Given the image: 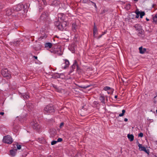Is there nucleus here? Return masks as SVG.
<instances>
[{
    "instance_id": "nucleus-1",
    "label": "nucleus",
    "mask_w": 157,
    "mask_h": 157,
    "mask_svg": "<svg viewBox=\"0 0 157 157\" xmlns=\"http://www.w3.org/2000/svg\"><path fill=\"white\" fill-rule=\"evenodd\" d=\"M55 109L53 106L52 105H47L44 109L45 113H52L54 112Z\"/></svg>"
},
{
    "instance_id": "nucleus-2",
    "label": "nucleus",
    "mask_w": 157,
    "mask_h": 157,
    "mask_svg": "<svg viewBox=\"0 0 157 157\" xmlns=\"http://www.w3.org/2000/svg\"><path fill=\"white\" fill-rule=\"evenodd\" d=\"M1 74L3 76L7 79L10 78L11 77L8 70L6 68H3L2 70Z\"/></svg>"
},
{
    "instance_id": "nucleus-3",
    "label": "nucleus",
    "mask_w": 157,
    "mask_h": 157,
    "mask_svg": "<svg viewBox=\"0 0 157 157\" xmlns=\"http://www.w3.org/2000/svg\"><path fill=\"white\" fill-rule=\"evenodd\" d=\"M3 141L5 143L10 144L12 143L13 140L10 136L7 135L4 137Z\"/></svg>"
},
{
    "instance_id": "nucleus-4",
    "label": "nucleus",
    "mask_w": 157,
    "mask_h": 157,
    "mask_svg": "<svg viewBox=\"0 0 157 157\" xmlns=\"http://www.w3.org/2000/svg\"><path fill=\"white\" fill-rule=\"evenodd\" d=\"M31 124L33 128L34 129L37 130L40 128V126L38 124V122L36 120H35L32 122L31 123Z\"/></svg>"
},
{
    "instance_id": "nucleus-5",
    "label": "nucleus",
    "mask_w": 157,
    "mask_h": 157,
    "mask_svg": "<svg viewBox=\"0 0 157 157\" xmlns=\"http://www.w3.org/2000/svg\"><path fill=\"white\" fill-rule=\"evenodd\" d=\"M67 26V23L65 21H63L57 26L58 29L60 30H63Z\"/></svg>"
},
{
    "instance_id": "nucleus-6",
    "label": "nucleus",
    "mask_w": 157,
    "mask_h": 157,
    "mask_svg": "<svg viewBox=\"0 0 157 157\" xmlns=\"http://www.w3.org/2000/svg\"><path fill=\"white\" fill-rule=\"evenodd\" d=\"M138 146L139 147V149L141 151H144L148 154H149V150H147L146 148L144 147L142 145L139 143Z\"/></svg>"
},
{
    "instance_id": "nucleus-7",
    "label": "nucleus",
    "mask_w": 157,
    "mask_h": 157,
    "mask_svg": "<svg viewBox=\"0 0 157 157\" xmlns=\"http://www.w3.org/2000/svg\"><path fill=\"white\" fill-rule=\"evenodd\" d=\"M48 13H43L40 17V19L43 21H45L48 18Z\"/></svg>"
},
{
    "instance_id": "nucleus-8",
    "label": "nucleus",
    "mask_w": 157,
    "mask_h": 157,
    "mask_svg": "<svg viewBox=\"0 0 157 157\" xmlns=\"http://www.w3.org/2000/svg\"><path fill=\"white\" fill-rule=\"evenodd\" d=\"M23 8L25 9V6H24L23 4H19L17 5V7L16 8V10L17 11H20Z\"/></svg>"
},
{
    "instance_id": "nucleus-9",
    "label": "nucleus",
    "mask_w": 157,
    "mask_h": 157,
    "mask_svg": "<svg viewBox=\"0 0 157 157\" xmlns=\"http://www.w3.org/2000/svg\"><path fill=\"white\" fill-rule=\"evenodd\" d=\"M64 64H65V65L64 66H63L62 67H63L64 69H65L68 67L69 65V61L67 59H65Z\"/></svg>"
},
{
    "instance_id": "nucleus-10",
    "label": "nucleus",
    "mask_w": 157,
    "mask_h": 157,
    "mask_svg": "<svg viewBox=\"0 0 157 157\" xmlns=\"http://www.w3.org/2000/svg\"><path fill=\"white\" fill-rule=\"evenodd\" d=\"M64 15L62 13H59L58 14L59 20H64Z\"/></svg>"
},
{
    "instance_id": "nucleus-11",
    "label": "nucleus",
    "mask_w": 157,
    "mask_h": 157,
    "mask_svg": "<svg viewBox=\"0 0 157 157\" xmlns=\"http://www.w3.org/2000/svg\"><path fill=\"white\" fill-rule=\"evenodd\" d=\"M17 151V150L16 149L10 150V155L12 156H14L16 155Z\"/></svg>"
},
{
    "instance_id": "nucleus-12",
    "label": "nucleus",
    "mask_w": 157,
    "mask_h": 157,
    "mask_svg": "<svg viewBox=\"0 0 157 157\" xmlns=\"http://www.w3.org/2000/svg\"><path fill=\"white\" fill-rule=\"evenodd\" d=\"M127 137L130 141H132L134 140V136L132 134H128Z\"/></svg>"
},
{
    "instance_id": "nucleus-13",
    "label": "nucleus",
    "mask_w": 157,
    "mask_h": 157,
    "mask_svg": "<svg viewBox=\"0 0 157 157\" xmlns=\"http://www.w3.org/2000/svg\"><path fill=\"white\" fill-rule=\"evenodd\" d=\"M52 46V44L50 43H47L45 44V48H51Z\"/></svg>"
},
{
    "instance_id": "nucleus-14",
    "label": "nucleus",
    "mask_w": 157,
    "mask_h": 157,
    "mask_svg": "<svg viewBox=\"0 0 157 157\" xmlns=\"http://www.w3.org/2000/svg\"><path fill=\"white\" fill-rule=\"evenodd\" d=\"M139 50L141 54H143L146 51V49L145 48L143 49L142 47L139 48Z\"/></svg>"
},
{
    "instance_id": "nucleus-15",
    "label": "nucleus",
    "mask_w": 157,
    "mask_h": 157,
    "mask_svg": "<svg viewBox=\"0 0 157 157\" xmlns=\"http://www.w3.org/2000/svg\"><path fill=\"white\" fill-rule=\"evenodd\" d=\"M12 13V10L10 9H8L6 11V14L7 15H10Z\"/></svg>"
},
{
    "instance_id": "nucleus-16",
    "label": "nucleus",
    "mask_w": 157,
    "mask_h": 157,
    "mask_svg": "<svg viewBox=\"0 0 157 157\" xmlns=\"http://www.w3.org/2000/svg\"><path fill=\"white\" fill-rule=\"evenodd\" d=\"M97 32V29L95 25L94 26V30H93V34L94 36H96V33Z\"/></svg>"
},
{
    "instance_id": "nucleus-17",
    "label": "nucleus",
    "mask_w": 157,
    "mask_h": 157,
    "mask_svg": "<svg viewBox=\"0 0 157 157\" xmlns=\"http://www.w3.org/2000/svg\"><path fill=\"white\" fill-rule=\"evenodd\" d=\"M59 4V2L56 0H54L51 3V5L52 6H57Z\"/></svg>"
},
{
    "instance_id": "nucleus-18",
    "label": "nucleus",
    "mask_w": 157,
    "mask_h": 157,
    "mask_svg": "<svg viewBox=\"0 0 157 157\" xmlns=\"http://www.w3.org/2000/svg\"><path fill=\"white\" fill-rule=\"evenodd\" d=\"M136 29V30L140 31V30L141 29L140 26L139 25H136L134 26Z\"/></svg>"
},
{
    "instance_id": "nucleus-19",
    "label": "nucleus",
    "mask_w": 157,
    "mask_h": 157,
    "mask_svg": "<svg viewBox=\"0 0 157 157\" xmlns=\"http://www.w3.org/2000/svg\"><path fill=\"white\" fill-rule=\"evenodd\" d=\"M100 99L101 101V102L103 103H105V98L103 96H101L100 97Z\"/></svg>"
},
{
    "instance_id": "nucleus-20",
    "label": "nucleus",
    "mask_w": 157,
    "mask_h": 157,
    "mask_svg": "<svg viewBox=\"0 0 157 157\" xmlns=\"http://www.w3.org/2000/svg\"><path fill=\"white\" fill-rule=\"evenodd\" d=\"M135 13L136 14V18H138L139 16V14L140 13V11H139L138 10H136Z\"/></svg>"
},
{
    "instance_id": "nucleus-21",
    "label": "nucleus",
    "mask_w": 157,
    "mask_h": 157,
    "mask_svg": "<svg viewBox=\"0 0 157 157\" xmlns=\"http://www.w3.org/2000/svg\"><path fill=\"white\" fill-rule=\"evenodd\" d=\"M76 25L75 24H73L72 25V29L74 32H75L76 31Z\"/></svg>"
},
{
    "instance_id": "nucleus-22",
    "label": "nucleus",
    "mask_w": 157,
    "mask_h": 157,
    "mask_svg": "<svg viewBox=\"0 0 157 157\" xmlns=\"http://www.w3.org/2000/svg\"><path fill=\"white\" fill-rule=\"evenodd\" d=\"M153 21L155 23H157V14L155 15V16L153 17Z\"/></svg>"
},
{
    "instance_id": "nucleus-23",
    "label": "nucleus",
    "mask_w": 157,
    "mask_h": 157,
    "mask_svg": "<svg viewBox=\"0 0 157 157\" xmlns=\"http://www.w3.org/2000/svg\"><path fill=\"white\" fill-rule=\"evenodd\" d=\"M76 66L78 67V65L77 64V62L76 61H75V63H74L73 65L72 66V67L73 69H74Z\"/></svg>"
},
{
    "instance_id": "nucleus-24",
    "label": "nucleus",
    "mask_w": 157,
    "mask_h": 157,
    "mask_svg": "<svg viewBox=\"0 0 157 157\" xmlns=\"http://www.w3.org/2000/svg\"><path fill=\"white\" fill-rule=\"evenodd\" d=\"M104 90H106V91L111 90V91H112V90L111 89V88L109 86H107L105 87L104 88Z\"/></svg>"
},
{
    "instance_id": "nucleus-25",
    "label": "nucleus",
    "mask_w": 157,
    "mask_h": 157,
    "mask_svg": "<svg viewBox=\"0 0 157 157\" xmlns=\"http://www.w3.org/2000/svg\"><path fill=\"white\" fill-rule=\"evenodd\" d=\"M139 14L140 15V18H142L145 15V13L144 12H140Z\"/></svg>"
},
{
    "instance_id": "nucleus-26",
    "label": "nucleus",
    "mask_w": 157,
    "mask_h": 157,
    "mask_svg": "<svg viewBox=\"0 0 157 157\" xmlns=\"http://www.w3.org/2000/svg\"><path fill=\"white\" fill-rule=\"evenodd\" d=\"M125 112V111L124 109H123L122 110V113H120L119 114V117H122L124 116V113Z\"/></svg>"
},
{
    "instance_id": "nucleus-27",
    "label": "nucleus",
    "mask_w": 157,
    "mask_h": 157,
    "mask_svg": "<svg viewBox=\"0 0 157 157\" xmlns=\"http://www.w3.org/2000/svg\"><path fill=\"white\" fill-rule=\"evenodd\" d=\"M108 11V10L106 9H104L103 10H101V13L103 14Z\"/></svg>"
},
{
    "instance_id": "nucleus-28",
    "label": "nucleus",
    "mask_w": 157,
    "mask_h": 157,
    "mask_svg": "<svg viewBox=\"0 0 157 157\" xmlns=\"http://www.w3.org/2000/svg\"><path fill=\"white\" fill-rule=\"evenodd\" d=\"M79 86L80 88L86 89V88L89 87V86Z\"/></svg>"
},
{
    "instance_id": "nucleus-29",
    "label": "nucleus",
    "mask_w": 157,
    "mask_h": 157,
    "mask_svg": "<svg viewBox=\"0 0 157 157\" xmlns=\"http://www.w3.org/2000/svg\"><path fill=\"white\" fill-rule=\"evenodd\" d=\"M17 149H20L21 148V145L17 144L16 145Z\"/></svg>"
},
{
    "instance_id": "nucleus-30",
    "label": "nucleus",
    "mask_w": 157,
    "mask_h": 157,
    "mask_svg": "<svg viewBox=\"0 0 157 157\" xmlns=\"http://www.w3.org/2000/svg\"><path fill=\"white\" fill-rule=\"evenodd\" d=\"M23 97L25 99H28V98H29V96L26 95V94L25 95H24L23 96Z\"/></svg>"
},
{
    "instance_id": "nucleus-31",
    "label": "nucleus",
    "mask_w": 157,
    "mask_h": 157,
    "mask_svg": "<svg viewBox=\"0 0 157 157\" xmlns=\"http://www.w3.org/2000/svg\"><path fill=\"white\" fill-rule=\"evenodd\" d=\"M90 2L92 3L93 5L94 6V7H95V9H97V7L96 5V4L94 2H92V1H90Z\"/></svg>"
},
{
    "instance_id": "nucleus-32",
    "label": "nucleus",
    "mask_w": 157,
    "mask_h": 157,
    "mask_svg": "<svg viewBox=\"0 0 157 157\" xmlns=\"http://www.w3.org/2000/svg\"><path fill=\"white\" fill-rule=\"evenodd\" d=\"M57 143V141H53L51 142V144L52 145H54L56 144Z\"/></svg>"
},
{
    "instance_id": "nucleus-33",
    "label": "nucleus",
    "mask_w": 157,
    "mask_h": 157,
    "mask_svg": "<svg viewBox=\"0 0 157 157\" xmlns=\"http://www.w3.org/2000/svg\"><path fill=\"white\" fill-rule=\"evenodd\" d=\"M63 140V139L61 138H59L57 139V142H61Z\"/></svg>"
},
{
    "instance_id": "nucleus-34",
    "label": "nucleus",
    "mask_w": 157,
    "mask_h": 157,
    "mask_svg": "<svg viewBox=\"0 0 157 157\" xmlns=\"http://www.w3.org/2000/svg\"><path fill=\"white\" fill-rule=\"evenodd\" d=\"M143 136V134L142 133L140 132V133H139L138 135V136L140 137H142Z\"/></svg>"
},
{
    "instance_id": "nucleus-35",
    "label": "nucleus",
    "mask_w": 157,
    "mask_h": 157,
    "mask_svg": "<svg viewBox=\"0 0 157 157\" xmlns=\"http://www.w3.org/2000/svg\"><path fill=\"white\" fill-rule=\"evenodd\" d=\"M63 125H64V123L63 122H62V123H61L60 124V126H59L60 128H62V126Z\"/></svg>"
},
{
    "instance_id": "nucleus-36",
    "label": "nucleus",
    "mask_w": 157,
    "mask_h": 157,
    "mask_svg": "<svg viewBox=\"0 0 157 157\" xmlns=\"http://www.w3.org/2000/svg\"><path fill=\"white\" fill-rule=\"evenodd\" d=\"M88 1V0H82V2L84 3H85L87 2Z\"/></svg>"
},
{
    "instance_id": "nucleus-37",
    "label": "nucleus",
    "mask_w": 157,
    "mask_h": 157,
    "mask_svg": "<svg viewBox=\"0 0 157 157\" xmlns=\"http://www.w3.org/2000/svg\"><path fill=\"white\" fill-rule=\"evenodd\" d=\"M39 48L38 49H36V48H35V50L37 51V50H39V49H40L41 48V47H40V45H39Z\"/></svg>"
},
{
    "instance_id": "nucleus-38",
    "label": "nucleus",
    "mask_w": 157,
    "mask_h": 157,
    "mask_svg": "<svg viewBox=\"0 0 157 157\" xmlns=\"http://www.w3.org/2000/svg\"><path fill=\"white\" fill-rule=\"evenodd\" d=\"M4 113L3 112H0V114L2 115H4Z\"/></svg>"
},
{
    "instance_id": "nucleus-39",
    "label": "nucleus",
    "mask_w": 157,
    "mask_h": 157,
    "mask_svg": "<svg viewBox=\"0 0 157 157\" xmlns=\"http://www.w3.org/2000/svg\"><path fill=\"white\" fill-rule=\"evenodd\" d=\"M3 8V6L2 5H0V9H2Z\"/></svg>"
},
{
    "instance_id": "nucleus-40",
    "label": "nucleus",
    "mask_w": 157,
    "mask_h": 157,
    "mask_svg": "<svg viewBox=\"0 0 157 157\" xmlns=\"http://www.w3.org/2000/svg\"><path fill=\"white\" fill-rule=\"evenodd\" d=\"M128 119L126 118H124V121L125 122H126L127 121H128Z\"/></svg>"
},
{
    "instance_id": "nucleus-41",
    "label": "nucleus",
    "mask_w": 157,
    "mask_h": 157,
    "mask_svg": "<svg viewBox=\"0 0 157 157\" xmlns=\"http://www.w3.org/2000/svg\"><path fill=\"white\" fill-rule=\"evenodd\" d=\"M33 57L35 58V59H37V57L36 56H33Z\"/></svg>"
},
{
    "instance_id": "nucleus-42",
    "label": "nucleus",
    "mask_w": 157,
    "mask_h": 157,
    "mask_svg": "<svg viewBox=\"0 0 157 157\" xmlns=\"http://www.w3.org/2000/svg\"><path fill=\"white\" fill-rule=\"evenodd\" d=\"M117 97V95H115L114 97L115 98H116Z\"/></svg>"
},
{
    "instance_id": "nucleus-43",
    "label": "nucleus",
    "mask_w": 157,
    "mask_h": 157,
    "mask_svg": "<svg viewBox=\"0 0 157 157\" xmlns=\"http://www.w3.org/2000/svg\"><path fill=\"white\" fill-rule=\"evenodd\" d=\"M17 42H16L14 44H15V45H16V44H17Z\"/></svg>"
},
{
    "instance_id": "nucleus-44",
    "label": "nucleus",
    "mask_w": 157,
    "mask_h": 157,
    "mask_svg": "<svg viewBox=\"0 0 157 157\" xmlns=\"http://www.w3.org/2000/svg\"><path fill=\"white\" fill-rule=\"evenodd\" d=\"M107 93H108V94H110V92H108H108H107Z\"/></svg>"
},
{
    "instance_id": "nucleus-45",
    "label": "nucleus",
    "mask_w": 157,
    "mask_h": 157,
    "mask_svg": "<svg viewBox=\"0 0 157 157\" xmlns=\"http://www.w3.org/2000/svg\"><path fill=\"white\" fill-rule=\"evenodd\" d=\"M146 20H147V21H149V19H147V18H146Z\"/></svg>"
},
{
    "instance_id": "nucleus-46",
    "label": "nucleus",
    "mask_w": 157,
    "mask_h": 157,
    "mask_svg": "<svg viewBox=\"0 0 157 157\" xmlns=\"http://www.w3.org/2000/svg\"><path fill=\"white\" fill-rule=\"evenodd\" d=\"M134 0V1H136V2H137V1L138 0Z\"/></svg>"
},
{
    "instance_id": "nucleus-47",
    "label": "nucleus",
    "mask_w": 157,
    "mask_h": 157,
    "mask_svg": "<svg viewBox=\"0 0 157 157\" xmlns=\"http://www.w3.org/2000/svg\"><path fill=\"white\" fill-rule=\"evenodd\" d=\"M156 113H157V109H156Z\"/></svg>"
},
{
    "instance_id": "nucleus-48",
    "label": "nucleus",
    "mask_w": 157,
    "mask_h": 157,
    "mask_svg": "<svg viewBox=\"0 0 157 157\" xmlns=\"http://www.w3.org/2000/svg\"><path fill=\"white\" fill-rule=\"evenodd\" d=\"M155 142H156V143L157 144V141H155Z\"/></svg>"
},
{
    "instance_id": "nucleus-49",
    "label": "nucleus",
    "mask_w": 157,
    "mask_h": 157,
    "mask_svg": "<svg viewBox=\"0 0 157 157\" xmlns=\"http://www.w3.org/2000/svg\"><path fill=\"white\" fill-rule=\"evenodd\" d=\"M48 157H52L51 156H49Z\"/></svg>"
},
{
    "instance_id": "nucleus-50",
    "label": "nucleus",
    "mask_w": 157,
    "mask_h": 157,
    "mask_svg": "<svg viewBox=\"0 0 157 157\" xmlns=\"http://www.w3.org/2000/svg\"><path fill=\"white\" fill-rule=\"evenodd\" d=\"M40 8H39V10H40Z\"/></svg>"
},
{
    "instance_id": "nucleus-51",
    "label": "nucleus",
    "mask_w": 157,
    "mask_h": 157,
    "mask_svg": "<svg viewBox=\"0 0 157 157\" xmlns=\"http://www.w3.org/2000/svg\"><path fill=\"white\" fill-rule=\"evenodd\" d=\"M101 35L100 36V37H101Z\"/></svg>"
},
{
    "instance_id": "nucleus-52",
    "label": "nucleus",
    "mask_w": 157,
    "mask_h": 157,
    "mask_svg": "<svg viewBox=\"0 0 157 157\" xmlns=\"http://www.w3.org/2000/svg\"><path fill=\"white\" fill-rule=\"evenodd\" d=\"M155 157H156V156Z\"/></svg>"
}]
</instances>
